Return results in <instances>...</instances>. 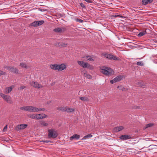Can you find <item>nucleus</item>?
I'll return each mask as SVG.
<instances>
[{
  "instance_id": "1",
  "label": "nucleus",
  "mask_w": 157,
  "mask_h": 157,
  "mask_svg": "<svg viewBox=\"0 0 157 157\" xmlns=\"http://www.w3.org/2000/svg\"><path fill=\"white\" fill-rule=\"evenodd\" d=\"M21 110L28 111L30 112H36L41 111H44L45 110L44 108H37L33 106H27L21 107Z\"/></svg>"
},
{
  "instance_id": "2",
  "label": "nucleus",
  "mask_w": 157,
  "mask_h": 157,
  "mask_svg": "<svg viewBox=\"0 0 157 157\" xmlns=\"http://www.w3.org/2000/svg\"><path fill=\"white\" fill-rule=\"evenodd\" d=\"M100 71L106 75H111L114 74V71L111 68L105 67H102Z\"/></svg>"
},
{
  "instance_id": "3",
  "label": "nucleus",
  "mask_w": 157,
  "mask_h": 157,
  "mask_svg": "<svg viewBox=\"0 0 157 157\" xmlns=\"http://www.w3.org/2000/svg\"><path fill=\"white\" fill-rule=\"evenodd\" d=\"M48 136L49 138H53L56 137L58 136L57 132L54 129H49L48 130Z\"/></svg>"
},
{
  "instance_id": "4",
  "label": "nucleus",
  "mask_w": 157,
  "mask_h": 157,
  "mask_svg": "<svg viewBox=\"0 0 157 157\" xmlns=\"http://www.w3.org/2000/svg\"><path fill=\"white\" fill-rule=\"evenodd\" d=\"M0 96L7 102L9 103H11L12 102L10 96L6 95L2 93H0Z\"/></svg>"
},
{
  "instance_id": "5",
  "label": "nucleus",
  "mask_w": 157,
  "mask_h": 157,
  "mask_svg": "<svg viewBox=\"0 0 157 157\" xmlns=\"http://www.w3.org/2000/svg\"><path fill=\"white\" fill-rule=\"evenodd\" d=\"M4 68L7 69L10 71H11L13 73H18V70L14 67L5 66L4 67Z\"/></svg>"
},
{
  "instance_id": "6",
  "label": "nucleus",
  "mask_w": 157,
  "mask_h": 157,
  "mask_svg": "<svg viewBox=\"0 0 157 157\" xmlns=\"http://www.w3.org/2000/svg\"><path fill=\"white\" fill-rule=\"evenodd\" d=\"M77 63L79 65L83 68H89L90 66L87 63H85L82 61H78Z\"/></svg>"
},
{
  "instance_id": "7",
  "label": "nucleus",
  "mask_w": 157,
  "mask_h": 157,
  "mask_svg": "<svg viewBox=\"0 0 157 157\" xmlns=\"http://www.w3.org/2000/svg\"><path fill=\"white\" fill-rule=\"evenodd\" d=\"M104 56L110 59H113V60H119V59L118 57H117L110 54H105L104 55Z\"/></svg>"
},
{
  "instance_id": "8",
  "label": "nucleus",
  "mask_w": 157,
  "mask_h": 157,
  "mask_svg": "<svg viewBox=\"0 0 157 157\" xmlns=\"http://www.w3.org/2000/svg\"><path fill=\"white\" fill-rule=\"evenodd\" d=\"M30 84L32 86L36 88H41L44 87L41 84L38 83V82L33 81L31 82Z\"/></svg>"
},
{
  "instance_id": "9",
  "label": "nucleus",
  "mask_w": 157,
  "mask_h": 157,
  "mask_svg": "<svg viewBox=\"0 0 157 157\" xmlns=\"http://www.w3.org/2000/svg\"><path fill=\"white\" fill-rule=\"evenodd\" d=\"M123 78V76L119 75L114 78L113 80H111L110 82L111 84H113L121 80Z\"/></svg>"
},
{
  "instance_id": "10",
  "label": "nucleus",
  "mask_w": 157,
  "mask_h": 157,
  "mask_svg": "<svg viewBox=\"0 0 157 157\" xmlns=\"http://www.w3.org/2000/svg\"><path fill=\"white\" fill-rule=\"evenodd\" d=\"M27 125L26 124H22L19 125L17 126V129L19 130L21 129H23L27 127Z\"/></svg>"
},
{
  "instance_id": "11",
  "label": "nucleus",
  "mask_w": 157,
  "mask_h": 157,
  "mask_svg": "<svg viewBox=\"0 0 157 157\" xmlns=\"http://www.w3.org/2000/svg\"><path fill=\"white\" fill-rule=\"evenodd\" d=\"M131 138V136L128 135H122L120 137V138L121 139L124 140H126L130 139Z\"/></svg>"
},
{
  "instance_id": "12",
  "label": "nucleus",
  "mask_w": 157,
  "mask_h": 157,
  "mask_svg": "<svg viewBox=\"0 0 157 157\" xmlns=\"http://www.w3.org/2000/svg\"><path fill=\"white\" fill-rule=\"evenodd\" d=\"M47 117L46 115L43 113L37 114V120L43 119L46 117Z\"/></svg>"
},
{
  "instance_id": "13",
  "label": "nucleus",
  "mask_w": 157,
  "mask_h": 157,
  "mask_svg": "<svg viewBox=\"0 0 157 157\" xmlns=\"http://www.w3.org/2000/svg\"><path fill=\"white\" fill-rule=\"evenodd\" d=\"M14 86H12L6 88L5 90L4 93L6 94H7L11 92L12 90V88H13Z\"/></svg>"
},
{
  "instance_id": "14",
  "label": "nucleus",
  "mask_w": 157,
  "mask_h": 157,
  "mask_svg": "<svg viewBox=\"0 0 157 157\" xmlns=\"http://www.w3.org/2000/svg\"><path fill=\"white\" fill-rule=\"evenodd\" d=\"M65 29L63 28H57L54 29V31L56 32L61 33L65 30Z\"/></svg>"
},
{
  "instance_id": "15",
  "label": "nucleus",
  "mask_w": 157,
  "mask_h": 157,
  "mask_svg": "<svg viewBox=\"0 0 157 157\" xmlns=\"http://www.w3.org/2000/svg\"><path fill=\"white\" fill-rule=\"evenodd\" d=\"M27 116L31 118L37 120V114H29L27 115Z\"/></svg>"
},
{
  "instance_id": "16",
  "label": "nucleus",
  "mask_w": 157,
  "mask_h": 157,
  "mask_svg": "<svg viewBox=\"0 0 157 157\" xmlns=\"http://www.w3.org/2000/svg\"><path fill=\"white\" fill-rule=\"evenodd\" d=\"M66 67L65 65L64 64L58 65V71H61L64 69Z\"/></svg>"
},
{
  "instance_id": "17",
  "label": "nucleus",
  "mask_w": 157,
  "mask_h": 157,
  "mask_svg": "<svg viewBox=\"0 0 157 157\" xmlns=\"http://www.w3.org/2000/svg\"><path fill=\"white\" fill-rule=\"evenodd\" d=\"M80 136L77 134H74L70 138V140H72L73 139H78L79 138Z\"/></svg>"
},
{
  "instance_id": "18",
  "label": "nucleus",
  "mask_w": 157,
  "mask_h": 157,
  "mask_svg": "<svg viewBox=\"0 0 157 157\" xmlns=\"http://www.w3.org/2000/svg\"><path fill=\"white\" fill-rule=\"evenodd\" d=\"M82 58H85L86 60L90 61H93L94 60V59L91 58L90 56L88 55L83 57Z\"/></svg>"
},
{
  "instance_id": "19",
  "label": "nucleus",
  "mask_w": 157,
  "mask_h": 157,
  "mask_svg": "<svg viewBox=\"0 0 157 157\" xmlns=\"http://www.w3.org/2000/svg\"><path fill=\"white\" fill-rule=\"evenodd\" d=\"M50 67L52 69L55 70H58V65L57 64H55L51 65L50 66Z\"/></svg>"
},
{
  "instance_id": "20",
  "label": "nucleus",
  "mask_w": 157,
  "mask_h": 157,
  "mask_svg": "<svg viewBox=\"0 0 157 157\" xmlns=\"http://www.w3.org/2000/svg\"><path fill=\"white\" fill-rule=\"evenodd\" d=\"M20 66L22 68L27 69L28 68L27 64L25 63H20Z\"/></svg>"
},
{
  "instance_id": "21",
  "label": "nucleus",
  "mask_w": 157,
  "mask_h": 157,
  "mask_svg": "<svg viewBox=\"0 0 157 157\" xmlns=\"http://www.w3.org/2000/svg\"><path fill=\"white\" fill-rule=\"evenodd\" d=\"M67 107H59L57 108L59 110L63 112H66Z\"/></svg>"
},
{
  "instance_id": "22",
  "label": "nucleus",
  "mask_w": 157,
  "mask_h": 157,
  "mask_svg": "<svg viewBox=\"0 0 157 157\" xmlns=\"http://www.w3.org/2000/svg\"><path fill=\"white\" fill-rule=\"evenodd\" d=\"M82 74H83L84 76L87 78H91V76L90 75H88L86 71H85L84 72H82Z\"/></svg>"
},
{
  "instance_id": "23",
  "label": "nucleus",
  "mask_w": 157,
  "mask_h": 157,
  "mask_svg": "<svg viewBox=\"0 0 157 157\" xmlns=\"http://www.w3.org/2000/svg\"><path fill=\"white\" fill-rule=\"evenodd\" d=\"M37 26L40 25L44 23V21L43 20L36 21Z\"/></svg>"
},
{
  "instance_id": "24",
  "label": "nucleus",
  "mask_w": 157,
  "mask_h": 157,
  "mask_svg": "<svg viewBox=\"0 0 157 157\" xmlns=\"http://www.w3.org/2000/svg\"><path fill=\"white\" fill-rule=\"evenodd\" d=\"M41 125L42 126H47L48 125V123L44 121L41 122L40 123Z\"/></svg>"
},
{
  "instance_id": "25",
  "label": "nucleus",
  "mask_w": 157,
  "mask_h": 157,
  "mask_svg": "<svg viewBox=\"0 0 157 157\" xmlns=\"http://www.w3.org/2000/svg\"><path fill=\"white\" fill-rule=\"evenodd\" d=\"M80 99L83 101H88L89 100L87 97H81L79 98Z\"/></svg>"
},
{
  "instance_id": "26",
  "label": "nucleus",
  "mask_w": 157,
  "mask_h": 157,
  "mask_svg": "<svg viewBox=\"0 0 157 157\" xmlns=\"http://www.w3.org/2000/svg\"><path fill=\"white\" fill-rule=\"evenodd\" d=\"M66 111L69 113L72 112L75 110V109H74L69 108L67 107L66 108Z\"/></svg>"
},
{
  "instance_id": "27",
  "label": "nucleus",
  "mask_w": 157,
  "mask_h": 157,
  "mask_svg": "<svg viewBox=\"0 0 157 157\" xmlns=\"http://www.w3.org/2000/svg\"><path fill=\"white\" fill-rule=\"evenodd\" d=\"M92 135L91 134H88L86 136H84L83 138L82 139V140H85L86 139V138H90L92 137Z\"/></svg>"
},
{
  "instance_id": "28",
  "label": "nucleus",
  "mask_w": 157,
  "mask_h": 157,
  "mask_svg": "<svg viewBox=\"0 0 157 157\" xmlns=\"http://www.w3.org/2000/svg\"><path fill=\"white\" fill-rule=\"evenodd\" d=\"M146 33V31H142L140 32L138 34V36H141Z\"/></svg>"
},
{
  "instance_id": "29",
  "label": "nucleus",
  "mask_w": 157,
  "mask_h": 157,
  "mask_svg": "<svg viewBox=\"0 0 157 157\" xmlns=\"http://www.w3.org/2000/svg\"><path fill=\"white\" fill-rule=\"evenodd\" d=\"M37 22L36 21H34L30 25L33 27H36L37 26Z\"/></svg>"
},
{
  "instance_id": "30",
  "label": "nucleus",
  "mask_w": 157,
  "mask_h": 157,
  "mask_svg": "<svg viewBox=\"0 0 157 157\" xmlns=\"http://www.w3.org/2000/svg\"><path fill=\"white\" fill-rule=\"evenodd\" d=\"M153 125V124H152V123H149V124H147L145 126L146 127L145 128H146L148 127H151Z\"/></svg>"
},
{
  "instance_id": "31",
  "label": "nucleus",
  "mask_w": 157,
  "mask_h": 157,
  "mask_svg": "<svg viewBox=\"0 0 157 157\" xmlns=\"http://www.w3.org/2000/svg\"><path fill=\"white\" fill-rule=\"evenodd\" d=\"M142 4L144 5H146L148 3L147 0H143L142 1Z\"/></svg>"
},
{
  "instance_id": "32",
  "label": "nucleus",
  "mask_w": 157,
  "mask_h": 157,
  "mask_svg": "<svg viewBox=\"0 0 157 157\" xmlns=\"http://www.w3.org/2000/svg\"><path fill=\"white\" fill-rule=\"evenodd\" d=\"M75 20L77 22H79V23H83V21L81 19H78V18H76L75 19Z\"/></svg>"
},
{
  "instance_id": "33",
  "label": "nucleus",
  "mask_w": 157,
  "mask_h": 157,
  "mask_svg": "<svg viewBox=\"0 0 157 157\" xmlns=\"http://www.w3.org/2000/svg\"><path fill=\"white\" fill-rule=\"evenodd\" d=\"M113 131L114 132H117L119 131V129H118V127L115 128L113 130Z\"/></svg>"
},
{
  "instance_id": "34",
  "label": "nucleus",
  "mask_w": 157,
  "mask_h": 157,
  "mask_svg": "<svg viewBox=\"0 0 157 157\" xmlns=\"http://www.w3.org/2000/svg\"><path fill=\"white\" fill-rule=\"evenodd\" d=\"M137 65L140 66H143L144 65V64L142 62H137L136 63Z\"/></svg>"
},
{
  "instance_id": "35",
  "label": "nucleus",
  "mask_w": 157,
  "mask_h": 157,
  "mask_svg": "<svg viewBox=\"0 0 157 157\" xmlns=\"http://www.w3.org/2000/svg\"><path fill=\"white\" fill-rule=\"evenodd\" d=\"M6 74V72H4L0 70V75H5Z\"/></svg>"
},
{
  "instance_id": "36",
  "label": "nucleus",
  "mask_w": 157,
  "mask_h": 157,
  "mask_svg": "<svg viewBox=\"0 0 157 157\" xmlns=\"http://www.w3.org/2000/svg\"><path fill=\"white\" fill-rule=\"evenodd\" d=\"M118 129L119 130V131L123 130L124 129V128L122 126H119L118 127Z\"/></svg>"
},
{
  "instance_id": "37",
  "label": "nucleus",
  "mask_w": 157,
  "mask_h": 157,
  "mask_svg": "<svg viewBox=\"0 0 157 157\" xmlns=\"http://www.w3.org/2000/svg\"><path fill=\"white\" fill-rule=\"evenodd\" d=\"M49 141L47 140H42L41 141V142H45L46 143H48L49 142Z\"/></svg>"
},
{
  "instance_id": "38",
  "label": "nucleus",
  "mask_w": 157,
  "mask_h": 157,
  "mask_svg": "<svg viewBox=\"0 0 157 157\" xmlns=\"http://www.w3.org/2000/svg\"><path fill=\"white\" fill-rule=\"evenodd\" d=\"M25 88V86H21L19 87V89L20 90H23Z\"/></svg>"
},
{
  "instance_id": "39",
  "label": "nucleus",
  "mask_w": 157,
  "mask_h": 157,
  "mask_svg": "<svg viewBox=\"0 0 157 157\" xmlns=\"http://www.w3.org/2000/svg\"><path fill=\"white\" fill-rule=\"evenodd\" d=\"M7 125H6L3 128V131L5 132L7 130Z\"/></svg>"
},
{
  "instance_id": "40",
  "label": "nucleus",
  "mask_w": 157,
  "mask_h": 157,
  "mask_svg": "<svg viewBox=\"0 0 157 157\" xmlns=\"http://www.w3.org/2000/svg\"><path fill=\"white\" fill-rule=\"evenodd\" d=\"M67 45V44H65V43H62L61 44V45L63 47H66Z\"/></svg>"
},
{
  "instance_id": "41",
  "label": "nucleus",
  "mask_w": 157,
  "mask_h": 157,
  "mask_svg": "<svg viewBox=\"0 0 157 157\" xmlns=\"http://www.w3.org/2000/svg\"><path fill=\"white\" fill-rule=\"evenodd\" d=\"M140 107L139 106H134L133 107V108L134 109H139Z\"/></svg>"
},
{
  "instance_id": "42",
  "label": "nucleus",
  "mask_w": 157,
  "mask_h": 157,
  "mask_svg": "<svg viewBox=\"0 0 157 157\" xmlns=\"http://www.w3.org/2000/svg\"><path fill=\"white\" fill-rule=\"evenodd\" d=\"M80 6L82 8H85V5L83 4L82 3H80Z\"/></svg>"
},
{
  "instance_id": "43",
  "label": "nucleus",
  "mask_w": 157,
  "mask_h": 157,
  "mask_svg": "<svg viewBox=\"0 0 157 157\" xmlns=\"http://www.w3.org/2000/svg\"><path fill=\"white\" fill-rule=\"evenodd\" d=\"M147 1L148 3H151L152 2L153 0H147Z\"/></svg>"
},
{
  "instance_id": "44",
  "label": "nucleus",
  "mask_w": 157,
  "mask_h": 157,
  "mask_svg": "<svg viewBox=\"0 0 157 157\" xmlns=\"http://www.w3.org/2000/svg\"><path fill=\"white\" fill-rule=\"evenodd\" d=\"M118 16H119L118 15H115V17H118Z\"/></svg>"
},
{
  "instance_id": "45",
  "label": "nucleus",
  "mask_w": 157,
  "mask_h": 157,
  "mask_svg": "<svg viewBox=\"0 0 157 157\" xmlns=\"http://www.w3.org/2000/svg\"><path fill=\"white\" fill-rule=\"evenodd\" d=\"M119 86H118V88H119Z\"/></svg>"
}]
</instances>
